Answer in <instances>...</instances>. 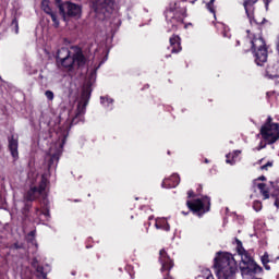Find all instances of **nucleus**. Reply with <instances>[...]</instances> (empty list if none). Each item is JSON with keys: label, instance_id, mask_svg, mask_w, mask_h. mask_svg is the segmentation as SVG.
<instances>
[{"label": "nucleus", "instance_id": "obj_1", "mask_svg": "<svg viewBox=\"0 0 279 279\" xmlns=\"http://www.w3.org/2000/svg\"><path fill=\"white\" fill-rule=\"evenodd\" d=\"M28 184L31 185V189L24 195V199L26 202H34L35 199H38V197H43V204L46 207L44 209L37 207L35 209V215H37V217L43 215L46 219H49V207H47V204H49V201H47V186L49 180L45 174L39 175L36 170H31L28 172Z\"/></svg>", "mask_w": 279, "mask_h": 279}, {"label": "nucleus", "instance_id": "obj_2", "mask_svg": "<svg viewBox=\"0 0 279 279\" xmlns=\"http://www.w3.org/2000/svg\"><path fill=\"white\" fill-rule=\"evenodd\" d=\"M238 256L241 257L239 268L243 278L263 279L254 277L263 274V267L254 262V257L250 252L245 251L241 241H238Z\"/></svg>", "mask_w": 279, "mask_h": 279}, {"label": "nucleus", "instance_id": "obj_3", "mask_svg": "<svg viewBox=\"0 0 279 279\" xmlns=\"http://www.w3.org/2000/svg\"><path fill=\"white\" fill-rule=\"evenodd\" d=\"M214 267L218 279H234L236 274V259L230 253H217Z\"/></svg>", "mask_w": 279, "mask_h": 279}, {"label": "nucleus", "instance_id": "obj_4", "mask_svg": "<svg viewBox=\"0 0 279 279\" xmlns=\"http://www.w3.org/2000/svg\"><path fill=\"white\" fill-rule=\"evenodd\" d=\"M92 10H94L97 19L104 21L108 19L112 12H114L116 3L114 0H90Z\"/></svg>", "mask_w": 279, "mask_h": 279}, {"label": "nucleus", "instance_id": "obj_5", "mask_svg": "<svg viewBox=\"0 0 279 279\" xmlns=\"http://www.w3.org/2000/svg\"><path fill=\"white\" fill-rule=\"evenodd\" d=\"M253 56L257 66H263L267 62V46L265 39L262 37H255L251 40Z\"/></svg>", "mask_w": 279, "mask_h": 279}, {"label": "nucleus", "instance_id": "obj_6", "mask_svg": "<svg viewBox=\"0 0 279 279\" xmlns=\"http://www.w3.org/2000/svg\"><path fill=\"white\" fill-rule=\"evenodd\" d=\"M66 136H69V133L63 132L62 135L59 136V141L50 147L47 156L49 169L53 167V162L56 166L58 165V160H60V156H62V150L64 149V143H66Z\"/></svg>", "mask_w": 279, "mask_h": 279}, {"label": "nucleus", "instance_id": "obj_7", "mask_svg": "<svg viewBox=\"0 0 279 279\" xmlns=\"http://www.w3.org/2000/svg\"><path fill=\"white\" fill-rule=\"evenodd\" d=\"M260 135L269 145L276 143L279 138V125L278 123H271V117L267 118L266 123L260 129Z\"/></svg>", "mask_w": 279, "mask_h": 279}, {"label": "nucleus", "instance_id": "obj_8", "mask_svg": "<svg viewBox=\"0 0 279 279\" xmlns=\"http://www.w3.org/2000/svg\"><path fill=\"white\" fill-rule=\"evenodd\" d=\"M90 93H93V89H90V87H85L83 89L81 100L77 105L76 114L72 119L71 125H77L80 121H84V114L86 112V107L88 106V101L90 99Z\"/></svg>", "mask_w": 279, "mask_h": 279}, {"label": "nucleus", "instance_id": "obj_9", "mask_svg": "<svg viewBox=\"0 0 279 279\" xmlns=\"http://www.w3.org/2000/svg\"><path fill=\"white\" fill-rule=\"evenodd\" d=\"M184 19H186V15L180 10L175 9V3L173 7H170L166 11V21L168 23L169 32L178 29V25H182V23H184Z\"/></svg>", "mask_w": 279, "mask_h": 279}, {"label": "nucleus", "instance_id": "obj_10", "mask_svg": "<svg viewBox=\"0 0 279 279\" xmlns=\"http://www.w3.org/2000/svg\"><path fill=\"white\" fill-rule=\"evenodd\" d=\"M186 206L192 210V213H194V215L202 217V215L210 210V198L208 196H204L194 201H187Z\"/></svg>", "mask_w": 279, "mask_h": 279}, {"label": "nucleus", "instance_id": "obj_11", "mask_svg": "<svg viewBox=\"0 0 279 279\" xmlns=\"http://www.w3.org/2000/svg\"><path fill=\"white\" fill-rule=\"evenodd\" d=\"M59 12L63 21H66V16L80 19V16H82V7L80 4L66 1L59 4Z\"/></svg>", "mask_w": 279, "mask_h": 279}, {"label": "nucleus", "instance_id": "obj_12", "mask_svg": "<svg viewBox=\"0 0 279 279\" xmlns=\"http://www.w3.org/2000/svg\"><path fill=\"white\" fill-rule=\"evenodd\" d=\"M159 262L161 264V274H163V279H173V277L169 275V271L173 269V260H171V257H169L167 251L161 250L159 252Z\"/></svg>", "mask_w": 279, "mask_h": 279}, {"label": "nucleus", "instance_id": "obj_13", "mask_svg": "<svg viewBox=\"0 0 279 279\" xmlns=\"http://www.w3.org/2000/svg\"><path fill=\"white\" fill-rule=\"evenodd\" d=\"M57 60L64 69H73L75 66L74 57H71V51L68 48H61L57 52Z\"/></svg>", "mask_w": 279, "mask_h": 279}, {"label": "nucleus", "instance_id": "obj_14", "mask_svg": "<svg viewBox=\"0 0 279 279\" xmlns=\"http://www.w3.org/2000/svg\"><path fill=\"white\" fill-rule=\"evenodd\" d=\"M258 0H244L243 5H244L246 16H247L250 23H252V21L254 20V4ZM264 3H265L266 10H268L269 3H271V0H264Z\"/></svg>", "mask_w": 279, "mask_h": 279}, {"label": "nucleus", "instance_id": "obj_15", "mask_svg": "<svg viewBox=\"0 0 279 279\" xmlns=\"http://www.w3.org/2000/svg\"><path fill=\"white\" fill-rule=\"evenodd\" d=\"M180 184V174H172L170 178L165 179L161 183L162 189H175Z\"/></svg>", "mask_w": 279, "mask_h": 279}, {"label": "nucleus", "instance_id": "obj_16", "mask_svg": "<svg viewBox=\"0 0 279 279\" xmlns=\"http://www.w3.org/2000/svg\"><path fill=\"white\" fill-rule=\"evenodd\" d=\"M156 230H163V232H169L171 230V225H169V218L159 217L155 219Z\"/></svg>", "mask_w": 279, "mask_h": 279}, {"label": "nucleus", "instance_id": "obj_17", "mask_svg": "<svg viewBox=\"0 0 279 279\" xmlns=\"http://www.w3.org/2000/svg\"><path fill=\"white\" fill-rule=\"evenodd\" d=\"M171 53H180L182 51V46L180 41V36L173 35L170 37V47Z\"/></svg>", "mask_w": 279, "mask_h": 279}, {"label": "nucleus", "instance_id": "obj_18", "mask_svg": "<svg viewBox=\"0 0 279 279\" xmlns=\"http://www.w3.org/2000/svg\"><path fill=\"white\" fill-rule=\"evenodd\" d=\"M74 66H77V69H83V66H86V62L88 60L84 57V52L82 50H77L74 56Z\"/></svg>", "mask_w": 279, "mask_h": 279}, {"label": "nucleus", "instance_id": "obj_19", "mask_svg": "<svg viewBox=\"0 0 279 279\" xmlns=\"http://www.w3.org/2000/svg\"><path fill=\"white\" fill-rule=\"evenodd\" d=\"M9 149L12 158L16 160L19 158V140L14 138V135L9 138Z\"/></svg>", "mask_w": 279, "mask_h": 279}, {"label": "nucleus", "instance_id": "obj_20", "mask_svg": "<svg viewBox=\"0 0 279 279\" xmlns=\"http://www.w3.org/2000/svg\"><path fill=\"white\" fill-rule=\"evenodd\" d=\"M31 265H32V267H34V269H36L37 278H41V279L47 278V271H45V268L43 266H40V264H38L37 258H34L32 260Z\"/></svg>", "mask_w": 279, "mask_h": 279}, {"label": "nucleus", "instance_id": "obj_21", "mask_svg": "<svg viewBox=\"0 0 279 279\" xmlns=\"http://www.w3.org/2000/svg\"><path fill=\"white\" fill-rule=\"evenodd\" d=\"M258 180H265V177H260L257 180L254 181V186H257V189L260 191L262 195L264 196V199H269V191H267V185L265 183H258Z\"/></svg>", "mask_w": 279, "mask_h": 279}, {"label": "nucleus", "instance_id": "obj_22", "mask_svg": "<svg viewBox=\"0 0 279 279\" xmlns=\"http://www.w3.org/2000/svg\"><path fill=\"white\" fill-rule=\"evenodd\" d=\"M266 75L269 77V80H276V77H279V64L276 65H269L266 69Z\"/></svg>", "mask_w": 279, "mask_h": 279}, {"label": "nucleus", "instance_id": "obj_23", "mask_svg": "<svg viewBox=\"0 0 279 279\" xmlns=\"http://www.w3.org/2000/svg\"><path fill=\"white\" fill-rule=\"evenodd\" d=\"M239 156H241V150H233L232 153L227 154V165H236V158H239Z\"/></svg>", "mask_w": 279, "mask_h": 279}, {"label": "nucleus", "instance_id": "obj_24", "mask_svg": "<svg viewBox=\"0 0 279 279\" xmlns=\"http://www.w3.org/2000/svg\"><path fill=\"white\" fill-rule=\"evenodd\" d=\"M100 104L105 107L108 108V110H112V104H114V100L110 97H100Z\"/></svg>", "mask_w": 279, "mask_h": 279}, {"label": "nucleus", "instance_id": "obj_25", "mask_svg": "<svg viewBox=\"0 0 279 279\" xmlns=\"http://www.w3.org/2000/svg\"><path fill=\"white\" fill-rule=\"evenodd\" d=\"M41 10L46 14H51L53 11L51 10V2L49 0H43L41 1Z\"/></svg>", "mask_w": 279, "mask_h": 279}, {"label": "nucleus", "instance_id": "obj_26", "mask_svg": "<svg viewBox=\"0 0 279 279\" xmlns=\"http://www.w3.org/2000/svg\"><path fill=\"white\" fill-rule=\"evenodd\" d=\"M26 241L28 243H32L33 245L36 243V230L31 231L27 235H26Z\"/></svg>", "mask_w": 279, "mask_h": 279}, {"label": "nucleus", "instance_id": "obj_27", "mask_svg": "<svg viewBox=\"0 0 279 279\" xmlns=\"http://www.w3.org/2000/svg\"><path fill=\"white\" fill-rule=\"evenodd\" d=\"M206 9L208 10V12H210L211 14L215 15V0H209V2L206 3Z\"/></svg>", "mask_w": 279, "mask_h": 279}, {"label": "nucleus", "instance_id": "obj_28", "mask_svg": "<svg viewBox=\"0 0 279 279\" xmlns=\"http://www.w3.org/2000/svg\"><path fill=\"white\" fill-rule=\"evenodd\" d=\"M29 208H32V204L25 203L22 209V215L24 216L25 219H27V215L29 214Z\"/></svg>", "mask_w": 279, "mask_h": 279}, {"label": "nucleus", "instance_id": "obj_29", "mask_svg": "<svg viewBox=\"0 0 279 279\" xmlns=\"http://www.w3.org/2000/svg\"><path fill=\"white\" fill-rule=\"evenodd\" d=\"M49 16L54 25V27H60V21H58V15L56 13H50Z\"/></svg>", "mask_w": 279, "mask_h": 279}, {"label": "nucleus", "instance_id": "obj_30", "mask_svg": "<svg viewBox=\"0 0 279 279\" xmlns=\"http://www.w3.org/2000/svg\"><path fill=\"white\" fill-rule=\"evenodd\" d=\"M11 29H13L14 34H19V20L13 19Z\"/></svg>", "mask_w": 279, "mask_h": 279}, {"label": "nucleus", "instance_id": "obj_31", "mask_svg": "<svg viewBox=\"0 0 279 279\" xmlns=\"http://www.w3.org/2000/svg\"><path fill=\"white\" fill-rule=\"evenodd\" d=\"M253 208L256 213H260V210H263V203H260L259 201H255L253 203Z\"/></svg>", "mask_w": 279, "mask_h": 279}, {"label": "nucleus", "instance_id": "obj_32", "mask_svg": "<svg viewBox=\"0 0 279 279\" xmlns=\"http://www.w3.org/2000/svg\"><path fill=\"white\" fill-rule=\"evenodd\" d=\"M45 97L48 99V101H53V99H54V94H53V92H51V90H46L45 92Z\"/></svg>", "mask_w": 279, "mask_h": 279}, {"label": "nucleus", "instance_id": "obj_33", "mask_svg": "<svg viewBox=\"0 0 279 279\" xmlns=\"http://www.w3.org/2000/svg\"><path fill=\"white\" fill-rule=\"evenodd\" d=\"M274 167V162L268 161L264 166L260 167L262 171H267L269 168Z\"/></svg>", "mask_w": 279, "mask_h": 279}, {"label": "nucleus", "instance_id": "obj_34", "mask_svg": "<svg viewBox=\"0 0 279 279\" xmlns=\"http://www.w3.org/2000/svg\"><path fill=\"white\" fill-rule=\"evenodd\" d=\"M262 263H263V265H265V263H269V254L265 253L262 256Z\"/></svg>", "mask_w": 279, "mask_h": 279}, {"label": "nucleus", "instance_id": "obj_35", "mask_svg": "<svg viewBox=\"0 0 279 279\" xmlns=\"http://www.w3.org/2000/svg\"><path fill=\"white\" fill-rule=\"evenodd\" d=\"M96 77H97V70H94L89 75V81L93 82L96 80Z\"/></svg>", "mask_w": 279, "mask_h": 279}, {"label": "nucleus", "instance_id": "obj_36", "mask_svg": "<svg viewBox=\"0 0 279 279\" xmlns=\"http://www.w3.org/2000/svg\"><path fill=\"white\" fill-rule=\"evenodd\" d=\"M274 189H276V191H278L279 193V180L276 183H272Z\"/></svg>", "mask_w": 279, "mask_h": 279}, {"label": "nucleus", "instance_id": "obj_37", "mask_svg": "<svg viewBox=\"0 0 279 279\" xmlns=\"http://www.w3.org/2000/svg\"><path fill=\"white\" fill-rule=\"evenodd\" d=\"M223 37L225 38H230V33L228 31H226V28H225V32H223Z\"/></svg>", "mask_w": 279, "mask_h": 279}, {"label": "nucleus", "instance_id": "obj_38", "mask_svg": "<svg viewBox=\"0 0 279 279\" xmlns=\"http://www.w3.org/2000/svg\"><path fill=\"white\" fill-rule=\"evenodd\" d=\"M265 147H266V144H263V142H262L260 145H259V147H258L257 149H258V150L265 149Z\"/></svg>", "mask_w": 279, "mask_h": 279}, {"label": "nucleus", "instance_id": "obj_39", "mask_svg": "<svg viewBox=\"0 0 279 279\" xmlns=\"http://www.w3.org/2000/svg\"><path fill=\"white\" fill-rule=\"evenodd\" d=\"M265 269H267V271H269V269H271V267H269V265H267V263L263 264Z\"/></svg>", "mask_w": 279, "mask_h": 279}, {"label": "nucleus", "instance_id": "obj_40", "mask_svg": "<svg viewBox=\"0 0 279 279\" xmlns=\"http://www.w3.org/2000/svg\"><path fill=\"white\" fill-rule=\"evenodd\" d=\"M54 1H56V3H57L58 8H60V5H62L61 0H54Z\"/></svg>", "mask_w": 279, "mask_h": 279}, {"label": "nucleus", "instance_id": "obj_41", "mask_svg": "<svg viewBox=\"0 0 279 279\" xmlns=\"http://www.w3.org/2000/svg\"><path fill=\"white\" fill-rule=\"evenodd\" d=\"M187 197H193V191L187 192Z\"/></svg>", "mask_w": 279, "mask_h": 279}, {"label": "nucleus", "instance_id": "obj_42", "mask_svg": "<svg viewBox=\"0 0 279 279\" xmlns=\"http://www.w3.org/2000/svg\"><path fill=\"white\" fill-rule=\"evenodd\" d=\"M182 1H187L189 3H195V0H182Z\"/></svg>", "mask_w": 279, "mask_h": 279}, {"label": "nucleus", "instance_id": "obj_43", "mask_svg": "<svg viewBox=\"0 0 279 279\" xmlns=\"http://www.w3.org/2000/svg\"><path fill=\"white\" fill-rule=\"evenodd\" d=\"M275 206H276L277 208H279V203H278V201L275 202Z\"/></svg>", "mask_w": 279, "mask_h": 279}, {"label": "nucleus", "instance_id": "obj_44", "mask_svg": "<svg viewBox=\"0 0 279 279\" xmlns=\"http://www.w3.org/2000/svg\"><path fill=\"white\" fill-rule=\"evenodd\" d=\"M205 162L208 163V159H205Z\"/></svg>", "mask_w": 279, "mask_h": 279}, {"label": "nucleus", "instance_id": "obj_45", "mask_svg": "<svg viewBox=\"0 0 279 279\" xmlns=\"http://www.w3.org/2000/svg\"><path fill=\"white\" fill-rule=\"evenodd\" d=\"M149 219L151 220V219H154V217H149Z\"/></svg>", "mask_w": 279, "mask_h": 279}, {"label": "nucleus", "instance_id": "obj_46", "mask_svg": "<svg viewBox=\"0 0 279 279\" xmlns=\"http://www.w3.org/2000/svg\"><path fill=\"white\" fill-rule=\"evenodd\" d=\"M276 260H279V256L276 258Z\"/></svg>", "mask_w": 279, "mask_h": 279}, {"label": "nucleus", "instance_id": "obj_47", "mask_svg": "<svg viewBox=\"0 0 279 279\" xmlns=\"http://www.w3.org/2000/svg\"><path fill=\"white\" fill-rule=\"evenodd\" d=\"M277 279H279V275L277 276Z\"/></svg>", "mask_w": 279, "mask_h": 279}]
</instances>
